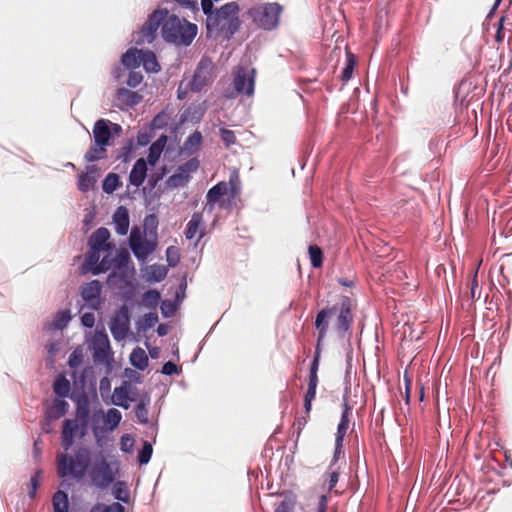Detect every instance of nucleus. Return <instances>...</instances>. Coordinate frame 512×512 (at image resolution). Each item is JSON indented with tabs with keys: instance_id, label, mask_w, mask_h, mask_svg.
Instances as JSON below:
<instances>
[{
	"instance_id": "f257e3e1",
	"label": "nucleus",
	"mask_w": 512,
	"mask_h": 512,
	"mask_svg": "<svg viewBox=\"0 0 512 512\" xmlns=\"http://www.w3.org/2000/svg\"><path fill=\"white\" fill-rule=\"evenodd\" d=\"M355 302L348 296H340L331 306L321 309L315 319L318 345L324 341L329 330V323L334 318L333 330L339 338L349 333L354 322Z\"/></svg>"
},
{
	"instance_id": "f03ea898",
	"label": "nucleus",
	"mask_w": 512,
	"mask_h": 512,
	"mask_svg": "<svg viewBox=\"0 0 512 512\" xmlns=\"http://www.w3.org/2000/svg\"><path fill=\"white\" fill-rule=\"evenodd\" d=\"M89 422L90 402L87 395L83 394L76 400L75 419H66L63 422L61 445L65 451L73 446L77 435L82 438L87 434Z\"/></svg>"
},
{
	"instance_id": "7ed1b4c3",
	"label": "nucleus",
	"mask_w": 512,
	"mask_h": 512,
	"mask_svg": "<svg viewBox=\"0 0 512 512\" xmlns=\"http://www.w3.org/2000/svg\"><path fill=\"white\" fill-rule=\"evenodd\" d=\"M197 34V25L190 23L186 19H181L174 14H170L166 9L165 18L162 21V38L177 46H188L192 43Z\"/></svg>"
},
{
	"instance_id": "20e7f679",
	"label": "nucleus",
	"mask_w": 512,
	"mask_h": 512,
	"mask_svg": "<svg viewBox=\"0 0 512 512\" xmlns=\"http://www.w3.org/2000/svg\"><path fill=\"white\" fill-rule=\"evenodd\" d=\"M91 464V453L85 448H78L74 456L66 453L57 455V472L59 477L82 479Z\"/></svg>"
},
{
	"instance_id": "39448f33",
	"label": "nucleus",
	"mask_w": 512,
	"mask_h": 512,
	"mask_svg": "<svg viewBox=\"0 0 512 512\" xmlns=\"http://www.w3.org/2000/svg\"><path fill=\"white\" fill-rule=\"evenodd\" d=\"M240 8L237 2H229L216 10L214 15L207 18V29L216 30L234 35L241 26L239 18Z\"/></svg>"
},
{
	"instance_id": "423d86ee",
	"label": "nucleus",
	"mask_w": 512,
	"mask_h": 512,
	"mask_svg": "<svg viewBox=\"0 0 512 512\" xmlns=\"http://www.w3.org/2000/svg\"><path fill=\"white\" fill-rule=\"evenodd\" d=\"M282 13V6L278 3L258 4L247 11V15L253 23L264 30H272L277 27Z\"/></svg>"
},
{
	"instance_id": "0eeeda50",
	"label": "nucleus",
	"mask_w": 512,
	"mask_h": 512,
	"mask_svg": "<svg viewBox=\"0 0 512 512\" xmlns=\"http://www.w3.org/2000/svg\"><path fill=\"white\" fill-rule=\"evenodd\" d=\"M109 263L111 264V269H113L107 279L110 285L117 283V277H119L121 281H126V279L134 273L133 265L130 266L131 258L127 249L117 251L114 258H109Z\"/></svg>"
},
{
	"instance_id": "6e6552de",
	"label": "nucleus",
	"mask_w": 512,
	"mask_h": 512,
	"mask_svg": "<svg viewBox=\"0 0 512 512\" xmlns=\"http://www.w3.org/2000/svg\"><path fill=\"white\" fill-rule=\"evenodd\" d=\"M166 9H158L149 15L147 21L142 26L138 38L136 39L137 44L152 43L156 38L157 30L161 26L162 21L165 18Z\"/></svg>"
},
{
	"instance_id": "1a4fd4ad",
	"label": "nucleus",
	"mask_w": 512,
	"mask_h": 512,
	"mask_svg": "<svg viewBox=\"0 0 512 512\" xmlns=\"http://www.w3.org/2000/svg\"><path fill=\"white\" fill-rule=\"evenodd\" d=\"M213 69L214 65L210 59H201L190 82V89L194 92L201 91L212 81Z\"/></svg>"
},
{
	"instance_id": "9d476101",
	"label": "nucleus",
	"mask_w": 512,
	"mask_h": 512,
	"mask_svg": "<svg viewBox=\"0 0 512 512\" xmlns=\"http://www.w3.org/2000/svg\"><path fill=\"white\" fill-rule=\"evenodd\" d=\"M102 250L89 247V251L86 254L85 261L83 263V269L85 272H91L94 275L106 272L111 269L109 263V256L106 255L100 261V252Z\"/></svg>"
},
{
	"instance_id": "9b49d317",
	"label": "nucleus",
	"mask_w": 512,
	"mask_h": 512,
	"mask_svg": "<svg viewBox=\"0 0 512 512\" xmlns=\"http://www.w3.org/2000/svg\"><path fill=\"white\" fill-rule=\"evenodd\" d=\"M130 328V315L128 308L124 305L115 314L110 322V331L115 340H124Z\"/></svg>"
},
{
	"instance_id": "f8f14e48",
	"label": "nucleus",
	"mask_w": 512,
	"mask_h": 512,
	"mask_svg": "<svg viewBox=\"0 0 512 512\" xmlns=\"http://www.w3.org/2000/svg\"><path fill=\"white\" fill-rule=\"evenodd\" d=\"M90 476L93 484L99 488H106L114 480L112 469L104 458L92 467Z\"/></svg>"
},
{
	"instance_id": "ddd939ff",
	"label": "nucleus",
	"mask_w": 512,
	"mask_h": 512,
	"mask_svg": "<svg viewBox=\"0 0 512 512\" xmlns=\"http://www.w3.org/2000/svg\"><path fill=\"white\" fill-rule=\"evenodd\" d=\"M255 70L247 71L243 67H239L234 74V88L238 93L251 96L254 93Z\"/></svg>"
},
{
	"instance_id": "4468645a",
	"label": "nucleus",
	"mask_w": 512,
	"mask_h": 512,
	"mask_svg": "<svg viewBox=\"0 0 512 512\" xmlns=\"http://www.w3.org/2000/svg\"><path fill=\"white\" fill-rule=\"evenodd\" d=\"M109 124L112 125V130L114 133L119 134L122 131V128L119 124L111 123L105 119L96 121L93 127V135L95 143L98 145H109V140L111 137V129Z\"/></svg>"
},
{
	"instance_id": "2eb2a0df",
	"label": "nucleus",
	"mask_w": 512,
	"mask_h": 512,
	"mask_svg": "<svg viewBox=\"0 0 512 512\" xmlns=\"http://www.w3.org/2000/svg\"><path fill=\"white\" fill-rule=\"evenodd\" d=\"M102 285L98 280H92L84 284L81 288V296L90 308L97 310L101 306L100 294Z\"/></svg>"
},
{
	"instance_id": "dca6fc26",
	"label": "nucleus",
	"mask_w": 512,
	"mask_h": 512,
	"mask_svg": "<svg viewBox=\"0 0 512 512\" xmlns=\"http://www.w3.org/2000/svg\"><path fill=\"white\" fill-rule=\"evenodd\" d=\"M142 101V96L135 91L126 88H119L114 97V104L121 110L134 107Z\"/></svg>"
},
{
	"instance_id": "f3484780",
	"label": "nucleus",
	"mask_w": 512,
	"mask_h": 512,
	"mask_svg": "<svg viewBox=\"0 0 512 512\" xmlns=\"http://www.w3.org/2000/svg\"><path fill=\"white\" fill-rule=\"evenodd\" d=\"M205 235V225L203 223V215L200 212H194L191 216L190 221L187 224L185 230V237L189 240L197 237L196 244L200 242V240Z\"/></svg>"
},
{
	"instance_id": "a211bd4d",
	"label": "nucleus",
	"mask_w": 512,
	"mask_h": 512,
	"mask_svg": "<svg viewBox=\"0 0 512 512\" xmlns=\"http://www.w3.org/2000/svg\"><path fill=\"white\" fill-rule=\"evenodd\" d=\"M132 390H135V387L130 382L124 381L121 386L114 389L112 403L127 409L128 401H136V398L130 395Z\"/></svg>"
},
{
	"instance_id": "6ab92c4d",
	"label": "nucleus",
	"mask_w": 512,
	"mask_h": 512,
	"mask_svg": "<svg viewBox=\"0 0 512 512\" xmlns=\"http://www.w3.org/2000/svg\"><path fill=\"white\" fill-rule=\"evenodd\" d=\"M110 232L105 227L96 229L89 237V247H94L103 251L111 250L114 245L109 242Z\"/></svg>"
},
{
	"instance_id": "aec40b11",
	"label": "nucleus",
	"mask_w": 512,
	"mask_h": 512,
	"mask_svg": "<svg viewBox=\"0 0 512 512\" xmlns=\"http://www.w3.org/2000/svg\"><path fill=\"white\" fill-rule=\"evenodd\" d=\"M94 359L105 361L107 360L110 352L109 339L106 334L98 333L94 337Z\"/></svg>"
},
{
	"instance_id": "412c9836",
	"label": "nucleus",
	"mask_w": 512,
	"mask_h": 512,
	"mask_svg": "<svg viewBox=\"0 0 512 512\" xmlns=\"http://www.w3.org/2000/svg\"><path fill=\"white\" fill-rule=\"evenodd\" d=\"M147 175V162L143 158H139L133 165L129 181L132 185L139 187L143 184Z\"/></svg>"
},
{
	"instance_id": "4be33fe9",
	"label": "nucleus",
	"mask_w": 512,
	"mask_h": 512,
	"mask_svg": "<svg viewBox=\"0 0 512 512\" xmlns=\"http://www.w3.org/2000/svg\"><path fill=\"white\" fill-rule=\"evenodd\" d=\"M115 230L119 235H126L129 229V213L126 207L120 206L113 215Z\"/></svg>"
},
{
	"instance_id": "5701e85b",
	"label": "nucleus",
	"mask_w": 512,
	"mask_h": 512,
	"mask_svg": "<svg viewBox=\"0 0 512 512\" xmlns=\"http://www.w3.org/2000/svg\"><path fill=\"white\" fill-rule=\"evenodd\" d=\"M228 193V184L224 181H221L210 188L206 195V207L209 208L210 211L214 209L215 203L219 201V199Z\"/></svg>"
},
{
	"instance_id": "b1692460",
	"label": "nucleus",
	"mask_w": 512,
	"mask_h": 512,
	"mask_svg": "<svg viewBox=\"0 0 512 512\" xmlns=\"http://www.w3.org/2000/svg\"><path fill=\"white\" fill-rule=\"evenodd\" d=\"M96 171V166H89L87 167V172L79 176L78 188L80 191L87 192L94 187L96 178L92 173H95Z\"/></svg>"
},
{
	"instance_id": "393cba45",
	"label": "nucleus",
	"mask_w": 512,
	"mask_h": 512,
	"mask_svg": "<svg viewBox=\"0 0 512 512\" xmlns=\"http://www.w3.org/2000/svg\"><path fill=\"white\" fill-rule=\"evenodd\" d=\"M141 64L147 72H158L160 65L157 61L156 55L150 50H142L141 53Z\"/></svg>"
},
{
	"instance_id": "a878e982",
	"label": "nucleus",
	"mask_w": 512,
	"mask_h": 512,
	"mask_svg": "<svg viewBox=\"0 0 512 512\" xmlns=\"http://www.w3.org/2000/svg\"><path fill=\"white\" fill-rule=\"evenodd\" d=\"M142 50L136 48L128 49L121 57L122 64L127 68H136L141 65Z\"/></svg>"
},
{
	"instance_id": "bb28decb",
	"label": "nucleus",
	"mask_w": 512,
	"mask_h": 512,
	"mask_svg": "<svg viewBox=\"0 0 512 512\" xmlns=\"http://www.w3.org/2000/svg\"><path fill=\"white\" fill-rule=\"evenodd\" d=\"M148 356L144 349L136 347L130 354L131 364L139 370H145L148 366Z\"/></svg>"
},
{
	"instance_id": "cd10ccee",
	"label": "nucleus",
	"mask_w": 512,
	"mask_h": 512,
	"mask_svg": "<svg viewBox=\"0 0 512 512\" xmlns=\"http://www.w3.org/2000/svg\"><path fill=\"white\" fill-rule=\"evenodd\" d=\"M343 412L341 415L340 423L337 427V433H336V440L343 441L344 437L347 433L348 427H349V415L351 413V408L349 405L345 402L343 404Z\"/></svg>"
},
{
	"instance_id": "c85d7f7f",
	"label": "nucleus",
	"mask_w": 512,
	"mask_h": 512,
	"mask_svg": "<svg viewBox=\"0 0 512 512\" xmlns=\"http://www.w3.org/2000/svg\"><path fill=\"white\" fill-rule=\"evenodd\" d=\"M54 512H68L69 502L66 492L58 490L52 498Z\"/></svg>"
},
{
	"instance_id": "c756f323",
	"label": "nucleus",
	"mask_w": 512,
	"mask_h": 512,
	"mask_svg": "<svg viewBox=\"0 0 512 512\" xmlns=\"http://www.w3.org/2000/svg\"><path fill=\"white\" fill-rule=\"evenodd\" d=\"M154 250V244L145 240L140 244L133 245L132 251L138 260H145Z\"/></svg>"
},
{
	"instance_id": "7c9ffc66",
	"label": "nucleus",
	"mask_w": 512,
	"mask_h": 512,
	"mask_svg": "<svg viewBox=\"0 0 512 512\" xmlns=\"http://www.w3.org/2000/svg\"><path fill=\"white\" fill-rule=\"evenodd\" d=\"M122 185L120 177L116 173H109L102 184V189L107 194H112L117 188Z\"/></svg>"
},
{
	"instance_id": "2f4dec72",
	"label": "nucleus",
	"mask_w": 512,
	"mask_h": 512,
	"mask_svg": "<svg viewBox=\"0 0 512 512\" xmlns=\"http://www.w3.org/2000/svg\"><path fill=\"white\" fill-rule=\"evenodd\" d=\"M356 64V57L353 53L347 51L346 53V64L341 72V80L343 82H347L351 79L354 67Z\"/></svg>"
},
{
	"instance_id": "473e14b6",
	"label": "nucleus",
	"mask_w": 512,
	"mask_h": 512,
	"mask_svg": "<svg viewBox=\"0 0 512 512\" xmlns=\"http://www.w3.org/2000/svg\"><path fill=\"white\" fill-rule=\"evenodd\" d=\"M106 145H98L95 143L92 145L85 154V159L88 162H94L105 157Z\"/></svg>"
},
{
	"instance_id": "72a5a7b5",
	"label": "nucleus",
	"mask_w": 512,
	"mask_h": 512,
	"mask_svg": "<svg viewBox=\"0 0 512 512\" xmlns=\"http://www.w3.org/2000/svg\"><path fill=\"white\" fill-rule=\"evenodd\" d=\"M53 389L58 396L66 397L70 392V382L65 376H58L54 382Z\"/></svg>"
},
{
	"instance_id": "f704fd0d",
	"label": "nucleus",
	"mask_w": 512,
	"mask_h": 512,
	"mask_svg": "<svg viewBox=\"0 0 512 512\" xmlns=\"http://www.w3.org/2000/svg\"><path fill=\"white\" fill-rule=\"evenodd\" d=\"M308 253H309L311 265L314 268H320L323 264L322 249L317 245H310L308 247Z\"/></svg>"
},
{
	"instance_id": "c9c22d12",
	"label": "nucleus",
	"mask_w": 512,
	"mask_h": 512,
	"mask_svg": "<svg viewBox=\"0 0 512 512\" xmlns=\"http://www.w3.org/2000/svg\"><path fill=\"white\" fill-rule=\"evenodd\" d=\"M160 297V293L157 290H149L143 294L142 303L145 307L156 309Z\"/></svg>"
},
{
	"instance_id": "e433bc0d",
	"label": "nucleus",
	"mask_w": 512,
	"mask_h": 512,
	"mask_svg": "<svg viewBox=\"0 0 512 512\" xmlns=\"http://www.w3.org/2000/svg\"><path fill=\"white\" fill-rule=\"evenodd\" d=\"M68 408L69 404L65 400L55 399L49 417L60 418L67 413Z\"/></svg>"
},
{
	"instance_id": "4c0bfd02",
	"label": "nucleus",
	"mask_w": 512,
	"mask_h": 512,
	"mask_svg": "<svg viewBox=\"0 0 512 512\" xmlns=\"http://www.w3.org/2000/svg\"><path fill=\"white\" fill-rule=\"evenodd\" d=\"M190 179V176L185 174L183 171H180V168L178 167L177 171L171 175L168 179L169 186L172 187H179L184 186Z\"/></svg>"
},
{
	"instance_id": "58836bf2",
	"label": "nucleus",
	"mask_w": 512,
	"mask_h": 512,
	"mask_svg": "<svg viewBox=\"0 0 512 512\" xmlns=\"http://www.w3.org/2000/svg\"><path fill=\"white\" fill-rule=\"evenodd\" d=\"M90 512H125V508L118 502L110 505L97 503L91 508Z\"/></svg>"
},
{
	"instance_id": "ea45409f",
	"label": "nucleus",
	"mask_w": 512,
	"mask_h": 512,
	"mask_svg": "<svg viewBox=\"0 0 512 512\" xmlns=\"http://www.w3.org/2000/svg\"><path fill=\"white\" fill-rule=\"evenodd\" d=\"M162 150H163V145L160 144L159 141L154 142L149 147V153H148L146 162H148L150 165L154 166L156 164V162L159 160Z\"/></svg>"
},
{
	"instance_id": "a19ab883",
	"label": "nucleus",
	"mask_w": 512,
	"mask_h": 512,
	"mask_svg": "<svg viewBox=\"0 0 512 512\" xmlns=\"http://www.w3.org/2000/svg\"><path fill=\"white\" fill-rule=\"evenodd\" d=\"M114 496L116 499H118L124 503L129 502L130 494H129V490L124 482L119 481L115 484Z\"/></svg>"
},
{
	"instance_id": "79ce46f5",
	"label": "nucleus",
	"mask_w": 512,
	"mask_h": 512,
	"mask_svg": "<svg viewBox=\"0 0 512 512\" xmlns=\"http://www.w3.org/2000/svg\"><path fill=\"white\" fill-rule=\"evenodd\" d=\"M339 475H340V473H339L338 469H334V467L332 469H330V466L328 467V470L325 473V476H327V484H328L327 491L328 492H332L333 489L335 488V486L339 480Z\"/></svg>"
},
{
	"instance_id": "37998d69",
	"label": "nucleus",
	"mask_w": 512,
	"mask_h": 512,
	"mask_svg": "<svg viewBox=\"0 0 512 512\" xmlns=\"http://www.w3.org/2000/svg\"><path fill=\"white\" fill-rule=\"evenodd\" d=\"M158 320L159 318L156 312L145 314L140 322V329L146 331L147 329L152 328Z\"/></svg>"
},
{
	"instance_id": "c03bdc74",
	"label": "nucleus",
	"mask_w": 512,
	"mask_h": 512,
	"mask_svg": "<svg viewBox=\"0 0 512 512\" xmlns=\"http://www.w3.org/2000/svg\"><path fill=\"white\" fill-rule=\"evenodd\" d=\"M153 448L148 442H145L138 455V461L140 464H147L152 456Z\"/></svg>"
},
{
	"instance_id": "a18cd8bd",
	"label": "nucleus",
	"mask_w": 512,
	"mask_h": 512,
	"mask_svg": "<svg viewBox=\"0 0 512 512\" xmlns=\"http://www.w3.org/2000/svg\"><path fill=\"white\" fill-rule=\"evenodd\" d=\"M71 316L70 312L68 310H63L57 313L55 320H54V326L57 329L64 328L68 322L70 321Z\"/></svg>"
},
{
	"instance_id": "49530a36",
	"label": "nucleus",
	"mask_w": 512,
	"mask_h": 512,
	"mask_svg": "<svg viewBox=\"0 0 512 512\" xmlns=\"http://www.w3.org/2000/svg\"><path fill=\"white\" fill-rule=\"evenodd\" d=\"M122 415L121 412L115 408H111L107 412L106 420L111 428H115L119 425Z\"/></svg>"
},
{
	"instance_id": "de8ad7c7",
	"label": "nucleus",
	"mask_w": 512,
	"mask_h": 512,
	"mask_svg": "<svg viewBox=\"0 0 512 512\" xmlns=\"http://www.w3.org/2000/svg\"><path fill=\"white\" fill-rule=\"evenodd\" d=\"M220 136L226 147H230L236 143V135L232 130L222 128L220 129Z\"/></svg>"
},
{
	"instance_id": "09e8293b",
	"label": "nucleus",
	"mask_w": 512,
	"mask_h": 512,
	"mask_svg": "<svg viewBox=\"0 0 512 512\" xmlns=\"http://www.w3.org/2000/svg\"><path fill=\"white\" fill-rule=\"evenodd\" d=\"M135 414L137 419L141 423L145 424L148 422V409L144 401H141L140 403L137 404V406L135 407Z\"/></svg>"
},
{
	"instance_id": "8fccbe9b",
	"label": "nucleus",
	"mask_w": 512,
	"mask_h": 512,
	"mask_svg": "<svg viewBox=\"0 0 512 512\" xmlns=\"http://www.w3.org/2000/svg\"><path fill=\"white\" fill-rule=\"evenodd\" d=\"M199 167V161L196 158H192L185 162L183 165H180V171H183L185 174L190 176L191 173L195 172Z\"/></svg>"
},
{
	"instance_id": "3c124183",
	"label": "nucleus",
	"mask_w": 512,
	"mask_h": 512,
	"mask_svg": "<svg viewBox=\"0 0 512 512\" xmlns=\"http://www.w3.org/2000/svg\"><path fill=\"white\" fill-rule=\"evenodd\" d=\"M143 80V75L141 72L137 71H130L128 75V79L126 81V84L131 88H136L140 85V83Z\"/></svg>"
},
{
	"instance_id": "603ef678",
	"label": "nucleus",
	"mask_w": 512,
	"mask_h": 512,
	"mask_svg": "<svg viewBox=\"0 0 512 512\" xmlns=\"http://www.w3.org/2000/svg\"><path fill=\"white\" fill-rule=\"evenodd\" d=\"M167 262L169 266H176L180 260L177 248L170 246L166 250Z\"/></svg>"
},
{
	"instance_id": "864d4df0",
	"label": "nucleus",
	"mask_w": 512,
	"mask_h": 512,
	"mask_svg": "<svg viewBox=\"0 0 512 512\" xmlns=\"http://www.w3.org/2000/svg\"><path fill=\"white\" fill-rule=\"evenodd\" d=\"M134 446V439L131 435L125 434L120 439V448L123 452L129 453Z\"/></svg>"
},
{
	"instance_id": "5fc2aeb1",
	"label": "nucleus",
	"mask_w": 512,
	"mask_h": 512,
	"mask_svg": "<svg viewBox=\"0 0 512 512\" xmlns=\"http://www.w3.org/2000/svg\"><path fill=\"white\" fill-rule=\"evenodd\" d=\"M342 448H343V441H339V440L335 439V450H334L333 458L329 465L330 469H332L335 466V464L337 463V461L339 460V458L344 455Z\"/></svg>"
},
{
	"instance_id": "6e6d98bb",
	"label": "nucleus",
	"mask_w": 512,
	"mask_h": 512,
	"mask_svg": "<svg viewBox=\"0 0 512 512\" xmlns=\"http://www.w3.org/2000/svg\"><path fill=\"white\" fill-rule=\"evenodd\" d=\"M99 391L102 398L109 396L111 391V381L108 377H103L99 383Z\"/></svg>"
},
{
	"instance_id": "4d7b16f0",
	"label": "nucleus",
	"mask_w": 512,
	"mask_h": 512,
	"mask_svg": "<svg viewBox=\"0 0 512 512\" xmlns=\"http://www.w3.org/2000/svg\"><path fill=\"white\" fill-rule=\"evenodd\" d=\"M40 475H41V471L38 470L34 473V475L31 477L30 479V490L28 492L30 498H34L35 495H36V490L39 486V478H40Z\"/></svg>"
},
{
	"instance_id": "13d9d810",
	"label": "nucleus",
	"mask_w": 512,
	"mask_h": 512,
	"mask_svg": "<svg viewBox=\"0 0 512 512\" xmlns=\"http://www.w3.org/2000/svg\"><path fill=\"white\" fill-rule=\"evenodd\" d=\"M202 142V135L199 131H194L185 141V147L199 146Z\"/></svg>"
},
{
	"instance_id": "bf43d9fd",
	"label": "nucleus",
	"mask_w": 512,
	"mask_h": 512,
	"mask_svg": "<svg viewBox=\"0 0 512 512\" xmlns=\"http://www.w3.org/2000/svg\"><path fill=\"white\" fill-rule=\"evenodd\" d=\"M145 240L146 239L142 238L141 232L139 231L138 228L132 229V231L130 233V237H129V245H130L131 249L133 248V245L140 244Z\"/></svg>"
},
{
	"instance_id": "052dcab7",
	"label": "nucleus",
	"mask_w": 512,
	"mask_h": 512,
	"mask_svg": "<svg viewBox=\"0 0 512 512\" xmlns=\"http://www.w3.org/2000/svg\"><path fill=\"white\" fill-rule=\"evenodd\" d=\"M239 183H240L239 174L237 171H234L230 176L229 182L227 183L228 190L230 189L232 194L237 193V191L239 189Z\"/></svg>"
},
{
	"instance_id": "680f3d73",
	"label": "nucleus",
	"mask_w": 512,
	"mask_h": 512,
	"mask_svg": "<svg viewBox=\"0 0 512 512\" xmlns=\"http://www.w3.org/2000/svg\"><path fill=\"white\" fill-rule=\"evenodd\" d=\"M319 360H320V345L317 344L316 349H315V355H314L313 361L310 365L309 374H318Z\"/></svg>"
},
{
	"instance_id": "e2e57ef3",
	"label": "nucleus",
	"mask_w": 512,
	"mask_h": 512,
	"mask_svg": "<svg viewBox=\"0 0 512 512\" xmlns=\"http://www.w3.org/2000/svg\"><path fill=\"white\" fill-rule=\"evenodd\" d=\"M504 22H505V17L502 16L499 19L497 31H496V34H495V41L497 43H501L504 40V38H505V32H504V27H503Z\"/></svg>"
},
{
	"instance_id": "0e129e2a",
	"label": "nucleus",
	"mask_w": 512,
	"mask_h": 512,
	"mask_svg": "<svg viewBox=\"0 0 512 512\" xmlns=\"http://www.w3.org/2000/svg\"><path fill=\"white\" fill-rule=\"evenodd\" d=\"M470 296H471L472 300H476V299L480 298V291H479L478 282H477V272H475L472 282H471Z\"/></svg>"
},
{
	"instance_id": "69168bd1",
	"label": "nucleus",
	"mask_w": 512,
	"mask_h": 512,
	"mask_svg": "<svg viewBox=\"0 0 512 512\" xmlns=\"http://www.w3.org/2000/svg\"><path fill=\"white\" fill-rule=\"evenodd\" d=\"M81 323L87 328H92L95 324V316L93 313H84L81 316Z\"/></svg>"
},
{
	"instance_id": "338daca9",
	"label": "nucleus",
	"mask_w": 512,
	"mask_h": 512,
	"mask_svg": "<svg viewBox=\"0 0 512 512\" xmlns=\"http://www.w3.org/2000/svg\"><path fill=\"white\" fill-rule=\"evenodd\" d=\"M152 269H153V278L156 281H158V282L162 281L166 277L167 270L164 267L153 266Z\"/></svg>"
},
{
	"instance_id": "774afa93",
	"label": "nucleus",
	"mask_w": 512,
	"mask_h": 512,
	"mask_svg": "<svg viewBox=\"0 0 512 512\" xmlns=\"http://www.w3.org/2000/svg\"><path fill=\"white\" fill-rule=\"evenodd\" d=\"M162 373L165 375L178 373V367L175 363L168 361L162 366Z\"/></svg>"
}]
</instances>
